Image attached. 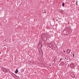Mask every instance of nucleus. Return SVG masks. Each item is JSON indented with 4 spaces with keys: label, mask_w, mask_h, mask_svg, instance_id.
I'll return each mask as SVG.
<instances>
[{
    "label": "nucleus",
    "mask_w": 79,
    "mask_h": 79,
    "mask_svg": "<svg viewBox=\"0 0 79 79\" xmlns=\"http://www.w3.org/2000/svg\"><path fill=\"white\" fill-rule=\"evenodd\" d=\"M0 61H1V60H0Z\"/></svg>",
    "instance_id": "412c9836"
},
{
    "label": "nucleus",
    "mask_w": 79,
    "mask_h": 79,
    "mask_svg": "<svg viewBox=\"0 0 79 79\" xmlns=\"http://www.w3.org/2000/svg\"><path fill=\"white\" fill-rule=\"evenodd\" d=\"M76 5L77 6V1H76Z\"/></svg>",
    "instance_id": "0eeeda50"
},
{
    "label": "nucleus",
    "mask_w": 79,
    "mask_h": 79,
    "mask_svg": "<svg viewBox=\"0 0 79 79\" xmlns=\"http://www.w3.org/2000/svg\"><path fill=\"white\" fill-rule=\"evenodd\" d=\"M48 34H46L45 35V36L46 37V38H47V37H48Z\"/></svg>",
    "instance_id": "39448f33"
},
{
    "label": "nucleus",
    "mask_w": 79,
    "mask_h": 79,
    "mask_svg": "<svg viewBox=\"0 0 79 79\" xmlns=\"http://www.w3.org/2000/svg\"><path fill=\"white\" fill-rule=\"evenodd\" d=\"M69 62V61H67V62Z\"/></svg>",
    "instance_id": "f3484780"
},
{
    "label": "nucleus",
    "mask_w": 79,
    "mask_h": 79,
    "mask_svg": "<svg viewBox=\"0 0 79 79\" xmlns=\"http://www.w3.org/2000/svg\"><path fill=\"white\" fill-rule=\"evenodd\" d=\"M62 59H60V60H62Z\"/></svg>",
    "instance_id": "dca6fc26"
},
{
    "label": "nucleus",
    "mask_w": 79,
    "mask_h": 79,
    "mask_svg": "<svg viewBox=\"0 0 79 79\" xmlns=\"http://www.w3.org/2000/svg\"><path fill=\"white\" fill-rule=\"evenodd\" d=\"M55 60H53V62H55Z\"/></svg>",
    "instance_id": "1a4fd4ad"
},
{
    "label": "nucleus",
    "mask_w": 79,
    "mask_h": 79,
    "mask_svg": "<svg viewBox=\"0 0 79 79\" xmlns=\"http://www.w3.org/2000/svg\"><path fill=\"white\" fill-rule=\"evenodd\" d=\"M59 66H60V64H59Z\"/></svg>",
    "instance_id": "a211bd4d"
},
{
    "label": "nucleus",
    "mask_w": 79,
    "mask_h": 79,
    "mask_svg": "<svg viewBox=\"0 0 79 79\" xmlns=\"http://www.w3.org/2000/svg\"><path fill=\"white\" fill-rule=\"evenodd\" d=\"M67 53H69L70 52V50L69 49H68L67 50Z\"/></svg>",
    "instance_id": "7ed1b4c3"
},
{
    "label": "nucleus",
    "mask_w": 79,
    "mask_h": 79,
    "mask_svg": "<svg viewBox=\"0 0 79 79\" xmlns=\"http://www.w3.org/2000/svg\"><path fill=\"white\" fill-rule=\"evenodd\" d=\"M74 56V54H73V56Z\"/></svg>",
    "instance_id": "9b49d317"
},
{
    "label": "nucleus",
    "mask_w": 79,
    "mask_h": 79,
    "mask_svg": "<svg viewBox=\"0 0 79 79\" xmlns=\"http://www.w3.org/2000/svg\"><path fill=\"white\" fill-rule=\"evenodd\" d=\"M70 68H74V64L73 63L71 64H70Z\"/></svg>",
    "instance_id": "f257e3e1"
},
{
    "label": "nucleus",
    "mask_w": 79,
    "mask_h": 79,
    "mask_svg": "<svg viewBox=\"0 0 79 79\" xmlns=\"http://www.w3.org/2000/svg\"><path fill=\"white\" fill-rule=\"evenodd\" d=\"M43 13H44V12H43Z\"/></svg>",
    "instance_id": "f8f14e48"
},
{
    "label": "nucleus",
    "mask_w": 79,
    "mask_h": 79,
    "mask_svg": "<svg viewBox=\"0 0 79 79\" xmlns=\"http://www.w3.org/2000/svg\"><path fill=\"white\" fill-rule=\"evenodd\" d=\"M2 71H3V72H5V73H6V72L7 71V70L4 68H2Z\"/></svg>",
    "instance_id": "f03ea898"
},
{
    "label": "nucleus",
    "mask_w": 79,
    "mask_h": 79,
    "mask_svg": "<svg viewBox=\"0 0 79 79\" xmlns=\"http://www.w3.org/2000/svg\"><path fill=\"white\" fill-rule=\"evenodd\" d=\"M45 13H46V12L45 11L44 12Z\"/></svg>",
    "instance_id": "2eb2a0df"
},
{
    "label": "nucleus",
    "mask_w": 79,
    "mask_h": 79,
    "mask_svg": "<svg viewBox=\"0 0 79 79\" xmlns=\"http://www.w3.org/2000/svg\"><path fill=\"white\" fill-rule=\"evenodd\" d=\"M73 76H72V77H73V78H74V77H75V76H74V74H73Z\"/></svg>",
    "instance_id": "423d86ee"
},
{
    "label": "nucleus",
    "mask_w": 79,
    "mask_h": 79,
    "mask_svg": "<svg viewBox=\"0 0 79 79\" xmlns=\"http://www.w3.org/2000/svg\"><path fill=\"white\" fill-rule=\"evenodd\" d=\"M15 76H17V75H15Z\"/></svg>",
    "instance_id": "4468645a"
},
{
    "label": "nucleus",
    "mask_w": 79,
    "mask_h": 79,
    "mask_svg": "<svg viewBox=\"0 0 79 79\" xmlns=\"http://www.w3.org/2000/svg\"><path fill=\"white\" fill-rule=\"evenodd\" d=\"M66 58H65V59H66Z\"/></svg>",
    "instance_id": "6ab92c4d"
},
{
    "label": "nucleus",
    "mask_w": 79,
    "mask_h": 79,
    "mask_svg": "<svg viewBox=\"0 0 79 79\" xmlns=\"http://www.w3.org/2000/svg\"><path fill=\"white\" fill-rule=\"evenodd\" d=\"M64 3H63L62 6H64Z\"/></svg>",
    "instance_id": "6e6552de"
},
{
    "label": "nucleus",
    "mask_w": 79,
    "mask_h": 79,
    "mask_svg": "<svg viewBox=\"0 0 79 79\" xmlns=\"http://www.w3.org/2000/svg\"><path fill=\"white\" fill-rule=\"evenodd\" d=\"M61 60H60V61H61Z\"/></svg>",
    "instance_id": "ddd939ff"
},
{
    "label": "nucleus",
    "mask_w": 79,
    "mask_h": 79,
    "mask_svg": "<svg viewBox=\"0 0 79 79\" xmlns=\"http://www.w3.org/2000/svg\"><path fill=\"white\" fill-rule=\"evenodd\" d=\"M54 60H55V59H54Z\"/></svg>",
    "instance_id": "aec40b11"
},
{
    "label": "nucleus",
    "mask_w": 79,
    "mask_h": 79,
    "mask_svg": "<svg viewBox=\"0 0 79 79\" xmlns=\"http://www.w3.org/2000/svg\"><path fill=\"white\" fill-rule=\"evenodd\" d=\"M64 52H65V51H64Z\"/></svg>",
    "instance_id": "9d476101"
},
{
    "label": "nucleus",
    "mask_w": 79,
    "mask_h": 79,
    "mask_svg": "<svg viewBox=\"0 0 79 79\" xmlns=\"http://www.w3.org/2000/svg\"><path fill=\"white\" fill-rule=\"evenodd\" d=\"M18 72V69H16V71H15V74H16Z\"/></svg>",
    "instance_id": "20e7f679"
}]
</instances>
